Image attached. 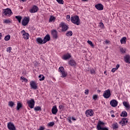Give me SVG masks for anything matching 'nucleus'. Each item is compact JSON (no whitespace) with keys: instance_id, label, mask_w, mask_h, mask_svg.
Listing matches in <instances>:
<instances>
[{"instance_id":"7c9ffc66","label":"nucleus","mask_w":130,"mask_h":130,"mask_svg":"<svg viewBox=\"0 0 130 130\" xmlns=\"http://www.w3.org/2000/svg\"><path fill=\"white\" fill-rule=\"evenodd\" d=\"M39 81H44V79H45V77H44V76L42 75H40L39 76Z\"/></svg>"},{"instance_id":"c756f323","label":"nucleus","mask_w":130,"mask_h":130,"mask_svg":"<svg viewBox=\"0 0 130 130\" xmlns=\"http://www.w3.org/2000/svg\"><path fill=\"white\" fill-rule=\"evenodd\" d=\"M113 128L114 129H116L117 128H118V124L117 123H115L113 124Z\"/></svg>"},{"instance_id":"13d9d810","label":"nucleus","mask_w":130,"mask_h":130,"mask_svg":"<svg viewBox=\"0 0 130 130\" xmlns=\"http://www.w3.org/2000/svg\"><path fill=\"white\" fill-rule=\"evenodd\" d=\"M3 36L2 35V33H0V39H1V38Z\"/></svg>"},{"instance_id":"1a4fd4ad","label":"nucleus","mask_w":130,"mask_h":130,"mask_svg":"<svg viewBox=\"0 0 130 130\" xmlns=\"http://www.w3.org/2000/svg\"><path fill=\"white\" fill-rule=\"evenodd\" d=\"M3 13L4 14L5 16H6V17H8V16L11 15V14H12V10L9 8L4 9Z\"/></svg>"},{"instance_id":"b1692460","label":"nucleus","mask_w":130,"mask_h":130,"mask_svg":"<svg viewBox=\"0 0 130 130\" xmlns=\"http://www.w3.org/2000/svg\"><path fill=\"white\" fill-rule=\"evenodd\" d=\"M36 41L38 44H45L44 41L41 38H38L36 39Z\"/></svg>"},{"instance_id":"20e7f679","label":"nucleus","mask_w":130,"mask_h":130,"mask_svg":"<svg viewBox=\"0 0 130 130\" xmlns=\"http://www.w3.org/2000/svg\"><path fill=\"white\" fill-rule=\"evenodd\" d=\"M30 21V17H25L23 18L21 21V24L22 26H27L28 24H29V22Z\"/></svg>"},{"instance_id":"0eeeda50","label":"nucleus","mask_w":130,"mask_h":130,"mask_svg":"<svg viewBox=\"0 0 130 130\" xmlns=\"http://www.w3.org/2000/svg\"><path fill=\"white\" fill-rule=\"evenodd\" d=\"M111 96V93H110V90L108 89L104 91L103 93V96L106 99H108Z\"/></svg>"},{"instance_id":"bf43d9fd","label":"nucleus","mask_w":130,"mask_h":130,"mask_svg":"<svg viewBox=\"0 0 130 130\" xmlns=\"http://www.w3.org/2000/svg\"><path fill=\"white\" fill-rule=\"evenodd\" d=\"M82 2H87L88 0H81Z\"/></svg>"},{"instance_id":"052dcab7","label":"nucleus","mask_w":130,"mask_h":130,"mask_svg":"<svg viewBox=\"0 0 130 130\" xmlns=\"http://www.w3.org/2000/svg\"><path fill=\"white\" fill-rule=\"evenodd\" d=\"M67 18H70V15H67Z\"/></svg>"},{"instance_id":"8fccbe9b","label":"nucleus","mask_w":130,"mask_h":130,"mask_svg":"<svg viewBox=\"0 0 130 130\" xmlns=\"http://www.w3.org/2000/svg\"><path fill=\"white\" fill-rule=\"evenodd\" d=\"M63 108V106L62 105L59 106V109L61 110V109H62Z\"/></svg>"},{"instance_id":"ea45409f","label":"nucleus","mask_w":130,"mask_h":130,"mask_svg":"<svg viewBox=\"0 0 130 130\" xmlns=\"http://www.w3.org/2000/svg\"><path fill=\"white\" fill-rule=\"evenodd\" d=\"M97 98H98V95L97 94H94L92 96V99H93V100H97Z\"/></svg>"},{"instance_id":"5701e85b","label":"nucleus","mask_w":130,"mask_h":130,"mask_svg":"<svg viewBox=\"0 0 130 130\" xmlns=\"http://www.w3.org/2000/svg\"><path fill=\"white\" fill-rule=\"evenodd\" d=\"M50 40V36L49 35H47L45 36L44 38L43 41H44V43H46V42L49 41Z\"/></svg>"},{"instance_id":"2f4dec72","label":"nucleus","mask_w":130,"mask_h":130,"mask_svg":"<svg viewBox=\"0 0 130 130\" xmlns=\"http://www.w3.org/2000/svg\"><path fill=\"white\" fill-rule=\"evenodd\" d=\"M34 110H35V111H41V107L39 106L35 107Z\"/></svg>"},{"instance_id":"dca6fc26","label":"nucleus","mask_w":130,"mask_h":130,"mask_svg":"<svg viewBox=\"0 0 130 130\" xmlns=\"http://www.w3.org/2000/svg\"><path fill=\"white\" fill-rule=\"evenodd\" d=\"M68 63L70 66L71 67H76L77 66V62L74 59H71L69 61Z\"/></svg>"},{"instance_id":"c03bdc74","label":"nucleus","mask_w":130,"mask_h":130,"mask_svg":"<svg viewBox=\"0 0 130 130\" xmlns=\"http://www.w3.org/2000/svg\"><path fill=\"white\" fill-rule=\"evenodd\" d=\"M90 74L93 75V74H95V70L94 69H91L90 70Z\"/></svg>"},{"instance_id":"2eb2a0df","label":"nucleus","mask_w":130,"mask_h":130,"mask_svg":"<svg viewBox=\"0 0 130 130\" xmlns=\"http://www.w3.org/2000/svg\"><path fill=\"white\" fill-rule=\"evenodd\" d=\"M72 57V56L71 55V54L67 53L63 55L62 57V59L63 60H67V59H70Z\"/></svg>"},{"instance_id":"4d7b16f0","label":"nucleus","mask_w":130,"mask_h":130,"mask_svg":"<svg viewBox=\"0 0 130 130\" xmlns=\"http://www.w3.org/2000/svg\"><path fill=\"white\" fill-rule=\"evenodd\" d=\"M97 92H98V93H100V92H101V90H97Z\"/></svg>"},{"instance_id":"412c9836","label":"nucleus","mask_w":130,"mask_h":130,"mask_svg":"<svg viewBox=\"0 0 130 130\" xmlns=\"http://www.w3.org/2000/svg\"><path fill=\"white\" fill-rule=\"evenodd\" d=\"M51 111H52V114L56 115V113H57L58 110H57V108L56 107V106H53Z\"/></svg>"},{"instance_id":"aec40b11","label":"nucleus","mask_w":130,"mask_h":130,"mask_svg":"<svg viewBox=\"0 0 130 130\" xmlns=\"http://www.w3.org/2000/svg\"><path fill=\"white\" fill-rule=\"evenodd\" d=\"M123 105L126 108V110H129L130 105L128 102L125 101L123 102Z\"/></svg>"},{"instance_id":"58836bf2","label":"nucleus","mask_w":130,"mask_h":130,"mask_svg":"<svg viewBox=\"0 0 130 130\" xmlns=\"http://www.w3.org/2000/svg\"><path fill=\"white\" fill-rule=\"evenodd\" d=\"M87 43H88L89 44V45H90V46H91V47H94V45L93 44V43H92V41H87Z\"/></svg>"},{"instance_id":"6ab92c4d","label":"nucleus","mask_w":130,"mask_h":130,"mask_svg":"<svg viewBox=\"0 0 130 130\" xmlns=\"http://www.w3.org/2000/svg\"><path fill=\"white\" fill-rule=\"evenodd\" d=\"M95 8H96L99 11H103L104 9L103 5L101 4L95 5Z\"/></svg>"},{"instance_id":"473e14b6","label":"nucleus","mask_w":130,"mask_h":130,"mask_svg":"<svg viewBox=\"0 0 130 130\" xmlns=\"http://www.w3.org/2000/svg\"><path fill=\"white\" fill-rule=\"evenodd\" d=\"M73 36V31H68L66 34V36Z\"/></svg>"},{"instance_id":"f257e3e1","label":"nucleus","mask_w":130,"mask_h":130,"mask_svg":"<svg viewBox=\"0 0 130 130\" xmlns=\"http://www.w3.org/2000/svg\"><path fill=\"white\" fill-rule=\"evenodd\" d=\"M71 22L75 24V25H77L79 26L80 24H81V20H80V18H79V16H75L71 17Z\"/></svg>"},{"instance_id":"37998d69","label":"nucleus","mask_w":130,"mask_h":130,"mask_svg":"<svg viewBox=\"0 0 130 130\" xmlns=\"http://www.w3.org/2000/svg\"><path fill=\"white\" fill-rule=\"evenodd\" d=\"M120 51L122 53H125V49H123L122 48H120Z\"/></svg>"},{"instance_id":"a19ab883","label":"nucleus","mask_w":130,"mask_h":130,"mask_svg":"<svg viewBox=\"0 0 130 130\" xmlns=\"http://www.w3.org/2000/svg\"><path fill=\"white\" fill-rule=\"evenodd\" d=\"M49 126H53L54 125V122H50L48 124Z\"/></svg>"},{"instance_id":"9b49d317","label":"nucleus","mask_w":130,"mask_h":130,"mask_svg":"<svg viewBox=\"0 0 130 130\" xmlns=\"http://www.w3.org/2000/svg\"><path fill=\"white\" fill-rule=\"evenodd\" d=\"M128 121V119L123 118L119 122V124H121L122 126H124V125H126Z\"/></svg>"},{"instance_id":"f8f14e48","label":"nucleus","mask_w":130,"mask_h":130,"mask_svg":"<svg viewBox=\"0 0 130 130\" xmlns=\"http://www.w3.org/2000/svg\"><path fill=\"white\" fill-rule=\"evenodd\" d=\"M21 34H22V36L24 39H29V37H30V35L28 32H26L25 30H22L21 31Z\"/></svg>"},{"instance_id":"79ce46f5","label":"nucleus","mask_w":130,"mask_h":130,"mask_svg":"<svg viewBox=\"0 0 130 130\" xmlns=\"http://www.w3.org/2000/svg\"><path fill=\"white\" fill-rule=\"evenodd\" d=\"M12 50V47H9L7 48V52H9V53H11V51Z\"/></svg>"},{"instance_id":"6e6d98bb","label":"nucleus","mask_w":130,"mask_h":130,"mask_svg":"<svg viewBox=\"0 0 130 130\" xmlns=\"http://www.w3.org/2000/svg\"><path fill=\"white\" fill-rule=\"evenodd\" d=\"M111 117L114 118L115 117V115H114V114L111 115Z\"/></svg>"},{"instance_id":"680f3d73","label":"nucleus","mask_w":130,"mask_h":130,"mask_svg":"<svg viewBox=\"0 0 130 130\" xmlns=\"http://www.w3.org/2000/svg\"><path fill=\"white\" fill-rule=\"evenodd\" d=\"M20 1H21V2H25V1H26V0H20Z\"/></svg>"},{"instance_id":"5fc2aeb1","label":"nucleus","mask_w":130,"mask_h":130,"mask_svg":"<svg viewBox=\"0 0 130 130\" xmlns=\"http://www.w3.org/2000/svg\"><path fill=\"white\" fill-rule=\"evenodd\" d=\"M105 43H106V44H108V43H109V41H105Z\"/></svg>"},{"instance_id":"6e6552de","label":"nucleus","mask_w":130,"mask_h":130,"mask_svg":"<svg viewBox=\"0 0 130 130\" xmlns=\"http://www.w3.org/2000/svg\"><path fill=\"white\" fill-rule=\"evenodd\" d=\"M38 10H39L38 7L34 5L32 6L31 9L29 10V13H31V14H34L35 13H37V12H38Z\"/></svg>"},{"instance_id":"e433bc0d","label":"nucleus","mask_w":130,"mask_h":130,"mask_svg":"<svg viewBox=\"0 0 130 130\" xmlns=\"http://www.w3.org/2000/svg\"><path fill=\"white\" fill-rule=\"evenodd\" d=\"M4 23H5V24H9L11 23V21L9 19H5L4 20Z\"/></svg>"},{"instance_id":"cd10ccee","label":"nucleus","mask_w":130,"mask_h":130,"mask_svg":"<svg viewBox=\"0 0 130 130\" xmlns=\"http://www.w3.org/2000/svg\"><path fill=\"white\" fill-rule=\"evenodd\" d=\"M17 104V110H19L20 108H21L22 107V104L19 102H18Z\"/></svg>"},{"instance_id":"de8ad7c7","label":"nucleus","mask_w":130,"mask_h":130,"mask_svg":"<svg viewBox=\"0 0 130 130\" xmlns=\"http://www.w3.org/2000/svg\"><path fill=\"white\" fill-rule=\"evenodd\" d=\"M100 27H102V28H103V27H104V24H103V22H100Z\"/></svg>"},{"instance_id":"a211bd4d","label":"nucleus","mask_w":130,"mask_h":130,"mask_svg":"<svg viewBox=\"0 0 130 130\" xmlns=\"http://www.w3.org/2000/svg\"><path fill=\"white\" fill-rule=\"evenodd\" d=\"M51 34L53 38L57 39V31L56 30H53L51 31Z\"/></svg>"},{"instance_id":"a18cd8bd","label":"nucleus","mask_w":130,"mask_h":130,"mask_svg":"<svg viewBox=\"0 0 130 130\" xmlns=\"http://www.w3.org/2000/svg\"><path fill=\"white\" fill-rule=\"evenodd\" d=\"M45 128L43 126H40V128L38 130H44Z\"/></svg>"},{"instance_id":"72a5a7b5","label":"nucleus","mask_w":130,"mask_h":130,"mask_svg":"<svg viewBox=\"0 0 130 130\" xmlns=\"http://www.w3.org/2000/svg\"><path fill=\"white\" fill-rule=\"evenodd\" d=\"M10 39H11V36H10V35L6 36L5 37V40L6 41H9Z\"/></svg>"},{"instance_id":"c85d7f7f","label":"nucleus","mask_w":130,"mask_h":130,"mask_svg":"<svg viewBox=\"0 0 130 130\" xmlns=\"http://www.w3.org/2000/svg\"><path fill=\"white\" fill-rule=\"evenodd\" d=\"M15 19H17V20L18 21L19 23H21V21H22V16H16Z\"/></svg>"},{"instance_id":"4468645a","label":"nucleus","mask_w":130,"mask_h":130,"mask_svg":"<svg viewBox=\"0 0 130 130\" xmlns=\"http://www.w3.org/2000/svg\"><path fill=\"white\" fill-rule=\"evenodd\" d=\"M110 104L112 107H116L118 104V102L115 100H112L110 101Z\"/></svg>"},{"instance_id":"39448f33","label":"nucleus","mask_w":130,"mask_h":130,"mask_svg":"<svg viewBox=\"0 0 130 130\" xmlns=\"http://www.w3.org/2000/svg\"><path fill=\"white\" fill-rule=\"evenodd\" d=\"M27 104H28V107L32 109V108H34V106H35V101L34 99H31L27 101Z\"/></svg>"},{"instance_id":"49530a36","label":"nucleus","mask_w":130,"mask_h":130,"mask_svg":"<svg viewBox=\"0 0 130 130\" xmlns=\"http://www.w3.org/2000/svg\"><path fill=\"white\" fill-rule=\"evenodd\" d=\"M85 94H86V95H88V94H89V89H86L85 90Z\"/></svg>"},{"instance_id":"09e8293b","label":"nucleus","mask_w":130,"mask_h":130,"mask_svg":"<svg viewBox=\"0 0 130 130\" xmlns=\"http://www.w3.org/2000/svg\"><path fill=\"white\" fill-rule=\"evenodd\" d=\"M115 71H117V69L116 68H113L111 70V72L112 73H115Z\"/></svg>"},{"instance_id":"9d476101","label":"nucleus","mask_w":130,"mask_h":130,"mask_svg":"<svg viewBox=\"0 0 130 130\" xmlns=\"http://www.w3.org/2000/svg\"><path fill=\"white\" fill-rule=\"evenodd\" d=\"M85 114L87 117L89 116H93L94 115V111L92 109H89L85 111Z\"/></svg>"},{"instance_id":"864d4df0","label":"nucleus","mask_w":130,"mask_h":130,"mask_svg":"<svg viewBox=\"0 0 130 130\" xmlns=\"http://www.w3.org/2000/svg\"><path fill=\"white\" fill-rule=\"evenodd\" d=\"M71 119H72V120H77V119L75 118L74 117H71Z\"/></svg>"},{"instance_id":"603ef678","label":"nucleus","mask_w":130,"mask_h":130,"mask_svg":"<svg viewBox=\"0 0 130 130\" xmlns=\"http://www.w3.org/2000/svg\"><path fill=\"white\" fill-rule=\"evenodd\" d=\"M119 68V64H117L116 65V70H118V68Z\"/></svg>"},{"instance_id":"393cba45","label":"nucleus","mask_w":130,"mask_h":130,"mask_svg":"<svg viewBox=\"0 0 130 130\" xmlns=\"http://www.w3.org/2000/svg\"><path fill=\"white\" fill-rule=\"evenodd\" d=\"M121 117H126L127 116V113L125 111H122L120 114Z\"/></svg>"},{"instance_id":"bb28decb","label":"nucleus","mask_w":130,"mask_h":130,"mask_svg":"<svg viewBox=\"0 0 130 130\" xmlns=\"http://www.w3.org/2000/svg\"><path fill=\"white\" fill-rule=\"evenodd\" d=\"M54 21H55V17L53 16H51L49 20V22L52 23V22H54Z\"/></svg>"},{"instance_id":"a878e982","label":"nucleus","mask_w":130,"mask_h":130,"mask_svg":"<svg viewBox=\"0 0 130 130\" xmlns=\"http://www.w3.org/2000/svg\"><path fill=\"white\" fill-rule=\"evenodd\" d=\"M121 44H125L126 43V37H124L120 40Z\"/></svg>"},{"instance_id":"f03ea898","label":"nucleus","mask_w":130,"mask_h":130,"mask_svg":"<svg viewBox=\"0 0 130 130\" xmlns=\"http://www.w3.org/2000/svg\"><path fill=\"white\" fill-rule=\"evenodd\" d=\"M58 72L60 73L61 78H66L68 76V73L64 71L63 67H60L58 69Z\"/></svg>"},{"instance_id":"7ed1b4c3","label":"nucleus","mask_w":130,"mask_h":130,"mask_svg":"<svg viewBox=\"0 0 130 130\" xmlns=\"http://www.w3.org/2000/svg\"><path fill=\"white\" fill-rule=\"evenodd\" d=\"M104 124H105L104 122L101 121H100L96 126L97 129L98 130H108V128L102 127V126H103Z\"/></svg>"},{"instance_id":"ddd939ff","label":"nucleus","mask_w":130,"mask_h":130,"mask_svg":"<svg viewBox=\"0 0 130 130\" xmlns=\"http://www.w3.org/2000/svg\"><path fill=\"white\" fill-rule=\"evenodd\" d=\"M7 127L10 130H16V127H15V125H14V123L11 122L8 123Z\"/></svg>"},{"instance_id":"4c0bfd02","label":"nucleus","mask_w":130,"mask_h":130,"mask_svg":"<svg viewBox=\"0 0 130 130\" xmlns=\"http://www.w3.org/2000/svg\"><path fill=\"white\" fill-rule=\"evenodd\" d=\"M60 5H63V0H56Z\"/></svg>"},{"instance_id":"4be33fe9","label":"nucleus","mask_w":130,"mask_h":130,"mask_svg":"<svg viewBox=\"0 0 130 130\" xmlns=\"http://www.w3.org/2000/svg\"><path fill=\"white\" fill-rule=\"evenodd\" d=\"M124 60L126 63H130V56L129 55H126L124 57Z\"/></svg>"},{"instance_id":"f3484780","label":"nucleus","mask_w":130,"mask_h":130,"mask_svg":"<svg viewBox=\"0 0 130 130\" xmlns=\"http://www.w3.org/2000/svg\"><path fill=\"white\" fill-rule=\"evenodd\" d=\"M30 85L31 87V89H34L35 90H36V89H37V85H36L35 81H30Z\"/></svg>"},{"instance_id":"423d86ee","label":"nucleus","mask_w":130,"mask_h":130,"mask_svg":"<svg viewBox=\"0 0 130 130\" xmlns=\"http://www.w3.org/2000/svg\"><path fill=\"white\" fill-rule=\"evenodd\" d=\"M59 27L61 28L62 32H66L69 29V27L64 22H61L59 24Z\"/></svg>"},{"instance_id":"f704fd0d","label":"nucleus","mask_w":130,"mask_h":130,"mask_svg":"<svg viewBox=\"0 0 130 130\" xmlns=\"http://www.w3.org/2000/svg\"><path fill=\"white\" fill-rule=\"evenodd\" d=\"M14 104L15 103H14V102H13L12 101L9 102L8 103V105H9V106H10V107H13Z\"/></svg>"},{"instance_id":"c9c22d12","label":"nucleus","mask_w":130,"mask_h":130,"mask_svg":"<svg viewBox=\"0 0 130 130\" xmlns=\"http://www.w3.org/2000/svg\"><path fill=\"white\" fill-rule=\"evenodd\" d=\"M21 80H22V82H23V81H24L25 83H27L28 82V79L25 78V77H24L23 76H22L21 77Z\"/></svg>"},{"instance_id":"3c124183","label":"nucleus","mask_w":130,"mask_h":130,"mask_svg":"<svg viewBox=\"0 0 130 130\" xmlns=\"http://www.w3.org/2000/svg\"><path fill=\"white\" fill-rule=\"evenodd\" d=\"M71 117L68 118V121L70 123H72V120H71Z\"/></svg>"},{"instance_id":"e2e57ef3","label":"nucleus","mask_w":130,"mask_h":130,"mask_svg":"<svg viewBox=\"0 0 130 130\" xmlns=\"http://www.w3.org/2000/svg\"><path fill=\"white\" fill-rule=\"evenodd\" d=\"M104 74H106V71H105V72H104Z\"/></svg>"}]
</instances>
